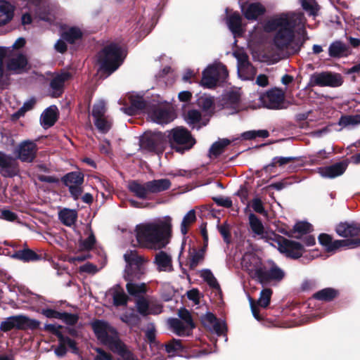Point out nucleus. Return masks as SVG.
I'll list each match as a JSON object with an SVG mask.
<instances>
[{
    "label": "nucleus",
    "instance_id": "37",
    "mask_svg": "<svg viewBox=\"0 0 360 360\" xmlns=\"http://www.w3.org/2000/svg\"><path fill=\"white\" fill-rule=\"evenodd\" d=\"M12 257L21 260L24 262L38 261L41 258L39 255L29 248H24L22 250L15 251L13 254Z\"/></svg>",
    "mask_w": 360,
    "mask_h": 360
},
{
    "label": "nucleus",
    "instance_id": "1",
    "mask_svg": "<svg viewBox=\"0 0 360 360\" xmlns=\"http://www.w3.org/2000/svg\"><path fill=\"white\" fill-rule=\"evenodd\" d=\"M269 263L271 264L269 269L255 252H246L242 258L241 265L252 279L263 285L271 281L280 282L284 278L285 272L273 261L269 260Z\"/></svg>",
    "mask_w": 360,
    "mask_h": 360
},
{
    "label": "nucleus",
    "instance_id": "10",
    "mask_svg": "<svg viewBox=\"0 0 360 360\" xmlns=\"http://www.w3.org/2000/svg\"><path fill=\"white\" fill-rule=\"evenodd\" d=\"M228 76L226 68L219 63L208 67L204 72L201 80L202 86L207 88L214 87L218 82H223Z\"/></svg>",
    "mask_w": 360,
    "mask_h": 360
},
{
    "label": "nucleus",
    "instance_id": "59",
    "mask_svg": "<svg viewBox=\"0 0 360 360\" xmlns=\"http://www.w3.org/2000/svg\"><path fill=\"white\" fill-rule=\"evenodd\" d=\"M154 137L155 136H140L139 143L141 146L150 151L158 150V144L154 140Z\"/></svg>",
    "mask_w": 360,
    "mask_h": 360
},
{
    "label": "nucleus",
    "instance_id": "34",
    "mask_svg": "<svg viewBox=\"0 0 360 360\" xmlns=\"http://www.w3.org/2000/svg\"><path fill=\"white\" fill-rule=\"evenodd\" d=\"M340 295L338 290L333 288H326L313 294L312 298L325 302H330L336 299Z\"/></svg>",
    "mask_w": 360,
    "mask_h": 360
},
{
    "label": "nucleus",
    "instance_id": "20",
    "mask_svg": "<svg viewBox=\"0 0 360 360\" xmlns=\"http://www.w3.org/2000/svg\"><path fill=\"white\" fill-rule=\"evenodd\" d=\"M335 231L339 236L345 239H355L360 235V224L354 221H340L335 226Z\"/></svg>",
    "mask_w": 360,
    "mask_h": 360
},
{
    "label": "nucleus",
    "instance_id": "15",
    "mask_svg": "<svg viewBox=\"0 0 360 360\" xmlns=\"http://www.w3.org/2000/svg\"><path fill=\"white\" fill-rule=\"evenodd\" d=\"M238 61V76L244 80L252 79L256 75V70L250 63L248 56L243 50H236L233 53Z\"/></svg>",
    "mask_w": 360,
    "mask_h": 360
},
{
    "label": "nucleus",
    "instance_id": "63",
    "mask_svg": "<svg viewBox=\"0 0 360 360\" xmlns=\"http://www.w3.org/2000/svg\"><path fill=\"white\" fill-rule=\"evenodd\" d=\"M162 311V305L158 301L150 298V307L148 309V315H158Z\"/></svg>",
    "mask_w": 360,
    "mask_h": 360
},
{
    "label": "nucleus",
    "instance_id": "41",
    "mask_svg": "<svg viewBox=\"0 0 360 360\" xmlns=\"http://www.w3.org/2000/svg\"><path fill=\"white\" fill-rule=\"evenodd\" d=\"M58 218L62 224L71 226L75 224L77 219V212L75 210L64 208L59 212Z\"/></svg>",
    "mask_w": 360,
    "mask_h": 360
},
{
    "label": "nucleus",
    "instance_id": "57",
    "mask_svg": "<svg viewBox=\"0 0 360 360\" xmlns=\"http://www.w3.org/2000/svg\"><path fill=\"white\" fill-rule=\"evenodd\" d=\"M200 276L211 288L219 289V284L210 269L202 270Z\"/></svg>",
    "mask_w": 360,
    "mask_h": 360
},
{
    "label": "nucleus",
    "instance_id": "27",
    "mask_svg": "<svg viewBox=\"0 0 360 360\" xmlns=\"http://www.w3.org/2000/svg\"><path fill=\"white\" fill-rule=\"evenodd\" d=\"M154 264L158 271L171 272L174 270L172 256L164 251L155 255Z\"/></svg>",
    "mask_w": 360,
    "mask_h": 360
},
{
    "label": "nucleus",
    "instance_id": "4",
    "mask_svg": "<svg viewBox=\"0 0 360 360\" xmlns=\"http://www.w3.org/2000/svg\"><path fill=\"white\" fill-rule=\"evenodd\" d=\"M124 57V51L117 44L112 43L105 46L98 55V74L101 77L109 76L120 67Z\"/></svg>",
    "mask_w": 360,
    "mask_h": 360
},
{
    "label": "nucleus",
    "instance_id": "8",
    "mask_svg": "<svg viewBox=\"0 0 360 360\" xmlns=\"http://www.w3.org/2000/svg\"><path fill=\"white\" fill-rule=\"evenodd\" d=\"M40 321L31 319L24 315L11 316L6 318L0 325V330L4 332L9 331L12 329L18 330H35L39 328Z\"/></svg>",
    "mask_w": 360,
    "mask_h": 360
},
{
    "label": "nucleus",
    "instance_id": "33",
    "mask_svg": "<svg viewBox=\"0 0 360 360\" xmlns=\"http://www.w3.org/2000/svg\"><path fill=\"white\" fill-rule=\"evenodd\" d=\"M108 295L111 296L115 306H125L127 304L128 297L123 288L120 285H116L108 290Z\"/></svg>",
    "mask_w": 360,
    "mask_h": 360
},
{
    "label": "nucleus",
    "instance_id": "44",
    "mask_svg": "<svg viewBox=\"0 0 360 360\" xmlns=\"http://www.w3.org/2000/svg\"><path fill=\"white\" fill-rule=\"evenodd\" d=\"M196 220L195 211L194 210H189L183 217L180 226V230L182 235L185 236L188 233V228Z\"/></svg>",
    "mask_w": 360,
    "mask_h": 360
},
{
    "label": "nucleus",
    "instance_id": "56",
    "mask_svg": "<svg viewBox=\"0 0 360 360\" xmlns=\"http://www.w3.org/2000/svg\"><path fill=\"white\" fill-rule=\"evenodd\" d=\"M165 347L166 352L170 355H174L176 353L184 350L181 340L174 338L165 344Z\"/></svg>",
    "mask_w": 360,
    "mask_h": 360
},
{
    "label": "nucleus",
    "instance_id": "58",
    "mask_svg": "<svg viewBox=\"0 0 360 360\" xmlns=\"http://www.w3.org/2000/svg\"><path fill=\"white\" fill-rule=\"evenodd\" d=\"M87 231L89 232L87 238L85 240H81L79 243L80 248L84 250H89L92 249L96 243V238L91 227H88Z\"/></svg>",
    "mask_w": 360,
    "mask_h": 360
},
{
    "label": "nucleus",
    "instance_id": "19",
    "mask_svg": "<svg viewBox=\"0 0 360 360\" xmlns=\"http://www.w3.org/2000/svg\"><path fill=\"white\" fill-rule=\"evenodd\" d=\"M37 146L34 142L24 141L15 148L13 154L22 162H31L35 158Z\"/></svg>",
    "mask_w": 360,
    "mask_h": 360
},
{
    "label": "nucleus",
    "instance_id": "55",
    "mask_svg": "<svg viewBox=\"0 0 360 360\" xmlns=\"http://www.w3.org/2000/svg\"><path fill=\"white\" fill-rule=\"evenodd\" d=\"M272 294L273 291L271 289L268 288H264L259 293V297L257 301V305L262 308H266L270 304Z\"/></svg>",
    "mask_w": 360,
    "mask_h": 360
},
{
    "label": "nucleus",
    "instance_id": "2",
    "mask_svg": "<svg viewBox=\"0 0 360 360\" xmlns=\"http://www.w3.org/2000/svg\"><path fill=\"white\" fill-rule=\"evenodd\" d=\"M172 218L169 216L158 217L136 226V238L141 247L151 248L170 233Z\"/></svg>",
    "mask_w": 360,
    "mask_h": 360
},
{
    "label": "nucleus",
    "instance_id": "53",
    "mask_svg": "<svg viewBox=\"0 0 360 360\" xmlns=\"http://www.w3.org/2000/svg\"><path fill=\"white\" fill-rule=\"evenodd\" d=\"M150 299L144 296L139 297L136 300L135 306L137 311L142 316H146L148 315V309L150 307Z\"/></svg>",
    "mask_w": 360,
    "mask_h": 360
},
{
    "label": "nucleus",
    "instance_id": "50",
    "mask_svg": "<svg viewBox=\"0 0 360 360\" xmlns=\"http://www.w3.org/2000/svg\"><path fill=\"white\" fill-rule=\"evenodd\" d=\"M36 104V99L31 98L26 101L23 105L15 112L11 115L12 120H18L21 117H23L27 111L32 110Z\"/></svg>",
    "mask_w": 360,
    "mask_h": 360
},
{
    "label": "nucleus",
    "instance_id": "16",
    "mask_svg": "<svg viewBox=\"0 0 360 360\" xmlns=\"http://www.w3.org/2000/svg\"><path fill=\"white\" fill-rule=\"evenodd\" d=\"M63 179L65 186L68 187L72 197L75 200H78L83 192L82 185L84 182V174L78 172H72L65 175Z\"/></svg>",
    "mask_w": 360,
    "mask_h": 360
},
{
    "label": "nucleus",
    "instance_id": "52",
    "mask_svg": "<svg viewBox=\"0 0 360 360\" xmlns=\"http://www.w3.org/2000/svg\"><path fill=\"white\" fill-rule=\"evenodd\" d=\"M71 75L69 72H64L56 75L51 82V86L54 90H60L65 82L69 80Z\"/></svg>",
    "mask_w": 360,
    "mask_h": 360
},
{
    "label": "nucleus",
    "instance_id": "60",
    "mask_svg": "<svg viewBox=\"0 0 360 360\" xmlns=\"http://www.w3.org/2000/svg\"><path fill=\"white\" fill-rule=\"evenodd\" d=\"M95 124L98 131L102 134L108 133L112 125L111 122L107 117L95 120Z\"/></svg>",
    "mask_w": 360,
    "mask_h": 360
},
{
    "label": "nucleus",
    "instance_id": "24",
    "mask_svg": "<svg viewBox=\"0 0 360 360\" xmlns=\"http://www.w3.org/2000/svg\"><path fill=\"white\" fill-rule=\"evenodd\" d=\"M169 329L179 336H188L191 334L195 325L186 323L177 318H170L167 320Z\"/></svg>",
    "mask_w": 360,
    "mask_h": 360
},
{
    "label": "nucleus",
    "instance_id": "22",
    "mask_svg": "<svg viewBox=\"0 0 360 360\" xmlns=\"http://www.w3.org/2000/svg\"><path fill=\"white\" fill-rule=\"evenodd\" d=\"M202 323L211 332L217 335H221L226 330L225 321L217 319V317L211 312H207L201 318Z\"/></svg>",
    "mask_w": 360,
    "mask_h": 360
},
{
    "label": "nucleus",
    "instance_id": "64",
    "mask_svg": "<svg viewBox=\"0 0 360 360\" xmlns=\"http://www.w3.org/2000/svg\"><path fill=\"white\" fill-rule=\"evenodd\" d=\"M97 354L93 360H113L112 356L110 353H107L101 348H95Z\"/></svg>",
    "mask_w": 360,
    "mask_h": 360
},
{
    "label": "nucleus",
    "instance_id": "6",
    "mask_svg": "<svg viewBox=\"0 0 360 360\" xmlns=\"http://www.w3.org/2000/svg\"><path fill=\"white\" fill-rule=\"evenodd\" d=\"M126 266L123 277L125 280H139L147 272L148 259L138 254L136 250H127L124 255Z\"/></svg>",
    "mask_w": 360,
    "mask_h": 360
},
{
    "label": "nucleus",
    "instance_id": "49",
    "mask_svg": "<svg viewBox=\"0 0 360 360\" xmlns=\"http://www.w3.org/2000/svg\"><path fill=\"white\" fill-rule=\"evenodd\" d=\"M198 105L202 109L203 112H210L211 116L213 114L212 108L214 105L213 98L207 95H202L197 100Z\"/></svg>",
    "mask_w": 360,
    "mask_h": 360
},
{
    "label": "nucleus",
    "instance_id": "40",
    "mask_svg": "<svg viewBox=\"0 0 360 360\" xmlns=\"http://www.w3.org/2000/svg\"><path fill=\"white\" fill-rule=\"evenodd\" d=\"M13 17V7L6 1H0V26L7 24Z\"/></svg>",
    "mask_w": 360,
    "mask_h": 360
},
{
    "label": "nucleus",
    "instance_id": "48",
    "mask_svg": "<svg viewBox=\"0 0 360 360\" xmlns=\"http://www.w3.org/2000/svg\"><path fill=\"white\" fill-rule=\"evenodd\" d=\"M131 107L129 108H122L121 110L126 114L132 115L136 113L137 110H141L145 107V103L142 98L131 97Z\"/></svg>",
    "mask_w": 360,
    "mask_h": 360
},
{
    "label": "nucleus",
    "instance_id": "14",
    "mask_svg": "<svg viewBox=\"0 0 360 360\" xmlns=\"http://www.w3.org/2000/svg\"><path fill=\"white\" fill-rule=\"evenodd\" d=\"M149 118L158 124L168 123L173 120L174 116L171 105L167 103H160L153 105L148 112Z\"/></svg>",
    "mask_w": 360,
    "mask_h": 360
},
{
    "label": "nucleus",
    "instance_id": "42",
    "mask_svg": "<svg viewBox=\"0 0 360 360\" xmlns=\"http://www.w3.org/2000/svg\"><path fill=\"white\" fill-rule=\"evenodd\" d=\"M112 352L119 356L117 360H139L137 356L123 342L117 345Z\"/></svg>",
    "mask_w": 360,
    "mask_h": 360
},
{
    "label": "nucleus",
    "instance_id": "18",
    "mask_svg": "<svg viewBox=\"0 0 360 360\" xmlns=\"http://www.w3.org/2000/svg\"><path fill=\"white\" fill-rule=\"evenodd\" d=\"M211 113L200 112L196 109L188 110L184 115L187 124L193 129H199L207 124Z\"/></svg>",
    "mask_w": 360,
    "mask_h": 360
},
{
    "label": "nucleus",
    "instance_id": "26",
    "mask_svg": "<svg viewBox=\"0 0 360 360\" xmlns=\"http://www.w3.org/2000/svg\"><path fill=\"white\" fill-rule=\"evenodd\" d=\"M59 110L56 105L46 108L41 114L39 122L44 129H49L54 125L58 120Z\"/></svg>",
    "mask_w": 360,
    "mask_h": 360
},
{
    "label": "nucleus",
    "instance_id": "30",
    "mask_svg": "<svg viewBox=\"0 0 360 360\" xmlns=\"http://www.w3.org/2000/svg\"><path fill=\"white\" fill-rule=\"evenodd\" d=\"M66 346L70 347L72 353H78L75 341L68 336H64L63 339H58V345L54 350L56 355L58 357L64 356L67 353Z\"/></svg>",
    "mask_w": 360,
    "mask_h": 360
},
{
    "label": "nucleus",
    "instance_id": "39",
    "mask_svg": "<svg viewBox=\"0 0 360 360\" xmlns=\"http://www.w3.org/2000/svg\"><path fill=\"white\" fill-rule=\"evenodd\" d=\"M171 181L167 179H155L148 181L150 193H158L169 189Z\"/></svg>",
    "mask_w": 360,
    "mask_h": 360
},
{
    "label": "nucleus",
    "instance_id": "7",
    "mask_svg": "<svg viewBox=\"0 0 360 360\" xmlns=\"http://www.w3.org/2000/svg\"><path fill=\"white\" fill-rule=\"evenodd\" d=\"M92 328L97 339L111 351L122 342L117 330L105 321L97 320L93 322Z\"/></svg>",
    "mask_w": 360,
    "mask_h": 360
},
{
    "label": "nucleus",
    "instance_id": "45",
    "mask_svg": "<svg viewBox=\"0 0 360 360\" xmlns=\"http://www.w3.org/2000/svg\"><path fill=\"white\" fill-rule=\"evenodd\" d=\"M360 124V115L342 116L338 122L341 128H352Z\"/></svg>",
    "mask_w": 360,
    "mask_h": 360
},
{
    "label": "nucleus",
    "instance_id": "11",
    "mask_svg": "<svg viewBox=\"0 0 360 360\" xmlns=\"http://www.w3.org/2000/svg\"><path fill=\"white\" fill-rule=\"evenodd\" d=\"M260 101L264 106L271 109L286 108L289 105L285 100V92L278 88L271 89L262 94Z\"/></svg>",
    "mask_w": 360,
    "mask_h": 360
},
{
    "label": "nucleus",
    "instance_id": "47",
    "mask_svg": "<svg viewBox=\"0 0 360 360\" xmlns=\"http://www.w3.org/2000/svg\"><path fill=\"white\" fill-rule=\"evenodd\" d=\"M242 18L238 13H233L228 19L227 24L233 34H240L242 32Z\"/></svg>",
    "mask_w": 360,
    "mask_h": 360
},
{
    "label": "nucleus",
    "instance_id": "31",
    "mask_svg": "<svg viewBox=\"0 0 360 360\" xmlns=\"http://www.w3.org/2000/svg\"><path fill=\"white\" fill-rule=\"evenodd\" d=\"M126 281H127L126 288L128 293L136 299L143 297L149 290V288L146 283H135V280Z\"/></svg>",
    "mask_w": 360,
    "mask_h": 360
},
{
    "label": "nucleus",
    "instance_id": "43",
    "mask_svg": "<svg viewBox=\"0 0 360 360\" xmlns=\"http://www.w3.org/2000/svg\"><path fill=\"white\" fill-rule=\"evenodd\" d=\"M205 257V249L196 250L195 248L189 250L188 264L191 269H195L201 263Z\"/></svg>",
    "mask_w": 360,
    "mask_h": 360
},
{
    "label": "nucleus",
    "instance_id": "5",
    "mask_svg": "<svg viewBox=\"0 0 360 360\" xmlns=\"http://www.w3.org/2000/svg\"><path fill=\"white\" fill-rule=\"evenodd\" d=\"M266 32L276 31L274 41L280 49L287 48L292 41L290 20L285 15H281L267 20L264 26Z\"/></svg>",
    "mask_w": 360,
    "mask_h": 360
},
{
    "label": "nucleus",
    "instance_id": "23",
    "mask_svg": "<svg viewBox=\"0 0 360 360\" xmlns=\"http://www.w3.org/2000/svg\"><path fill=\"white\" fill-rule=\"evenodd\" d=\"M348 160H345L330 166L320 168L319 173L323 177L333 179L344 174L348 167Z\"/></svg>",
    "mask_w": 360,
    "mask_h": 360
},
{
    "label": "nucleus",
    "instance_id": "35",
    "mask_svg": "<svg viewBox=\"0 0 360 360\" xmlns=\"http://www.w3.org/2000/svg\"><path fill=\"white\" fill-rule=\"evenodd\" d=\"M242 11L245 17L248 20H256L258 16L262 15L264 11V7L259 3H252L245 8L242 7Z\"/></svg>",
    "mask_w": 360,
    "mask_h": 360
},
{
    "label": "nucleus",
    "instance_id": "51",
    "mask_svg": "<svg viewBox=\"0 0 360 360\" xmlns=\"http://www.w3.org/2000/svg\"><path fill=\"white\" fill-rule=\"evenodd\" d=\"M314 231L312 224L307 221H297L294 224V235H306Z\"/></svg>",
    "mask_w": 360,
    "mask_h": 360
},
{
    "label": "nucleus",
    "instance_id": "17",
    "mask_svg": "<svg viewBox=\"0 0 360 360\" xmlns=\"http://www.w3.org/2000/svg\"><path fill=\"white\" fill-rule=\"evenodd\" d=\"M0 174L6 178H12L19 174V167L16 160L2 151H0Z\"/></svg>",
    "mask_w": 360,
    "mask_h": 360
},
{
    "label": "nucleus",
    "instance_id": "21",
    "mask_svg": "<svg viewBox=\"0 0 360 360\" xmlns=\"http://www.w3.org/2000/svg\"><path fill=\"white\" fill-rule=\"evenodd\" d=\"M294 238L301 240V242L294 240V259H298L306 252L304 247H311L316 244V239L310 233L306 235H294Z\"/></svg>",
    "mask_w": 360,
    "mask_h": 360
},
{
    "label": "nucleus",
    "instance_id": "54",
    "mask_svg": "<svg viewBox=\"0 0 360 360\" xmlns=\"http://www.w3.org/2000/svg\"><path fill=\"white\" fill-rule=\"evenodd\" d=\"M82 37V32L77 27H70L63 32L61 37L69 43H74Z\"/></svg>",
    "mask_w": 360,
    "mask_h": 360
},
{
    "label": "nucleus",
    "instance_id": "36",
    "mask_svg": "<svg viewBox=\"0 0 360 360\" xmlns=\"http://www.w3.org/2000/svg\"><path fill=\"white\" fill-rule=\"evenodd\" d=\"M230 143L231 141L228 139H219L211 146L208 152L209 158L212 160L217 158L224 152Z\"/></svg>",
    "mask_w": 360,
    "mask_h": 360
},
{
    "label": "nucleus",
    "instance_id": "61",
    "mask_svg": "<svg viewBox=\"0 0 360 360\" xmlns=\"http://www.w3.org/2000/svg\"><path fill=\"white\" fill-rule=\"evenodd\" d=\"M105 103L103 101H99L96 104H94L92 110V115L94 117L95 120L99 119L105 117Z\"/></svg>",
    "mask_w": 360,
    "mask_h": 360
},
{
    "label": "nucleus",
    "instance_id": "29",
    "mask_svg": "<svg viewBox=\"0 0 360 360\" xmlns=\"http://www.w3.org/2000/svg\"><path fill=\"white\" fill-rule=\"evenodd\" d=\"M27 58L20 53L12 55L7 62V69L15 73H20L26 69Z\"/></svg>",
    "mask_w": 360,
    "mask_h": 360
},
{
    "label": "nucleus",
    "instance_id": "3",
    "mask_svg": "<svg viewBox=\"0 0 360 360\" xmlns=\"http://www.w3.org/2000/svg\"><path fill=\"white\" fill-rule=\"evenodd\" d=\"M248 223L254 238L263 240L277 248L280 252L292 258V241L265 229L262 221L254 213L249 214Z\"/></svg>",
    "mask_w": 360,
    "mask_h": 360
},
{
    "label": "nucleus",
    "instance_id": "28",
    "mask_svg": "<svg viewBox=\"0 0 360 360\" xmlns=\"http://www.w3.org/2000/svg\"><path fill=\"white\" fill-rule=\"evenodd\" d=\"M349 53V46L340 40L333 41L328 46V55L330 58H340L346 57Z\"/></svg>",
    "mask_w": 360,
    "mask_h": 360
},
{
    "label": "nucleus",
    "instance_id": "32",
    "mask_svg": "<svg viewBox=\"0 0 360 360\" xmlns=\"http://www.w3.org/2000/svg\"><path fill=\"white\" fill-rule=\"evenodd\" d=\"M127 188L135 196L140 199H146L150 193L148 187V181L145 184H141L136 180L130 181L127 184Z\"/></svg>",
    "mask_w": 360,
    "mask_h": 360
},
{
    "label": "nucleus",
    "instance_id": "46",
    "mask_svg": "<svg viewBox=\"0 0 360 360\" xmlns=\"http://www.w3.org/2000/svg\"><path fill=\"white\" fill-rule=\"evenodd\" d=\"M120 319L131 328L137 326L140 322V317L134 309H131L122 314L120 316Z\"/></svg>",
    "mask_w": 360,
    "mask_h": 360
},
{
    "label": "nucleus",
    "instance_id": "62",
    "mask_svg": "<svg viewBox=\"0 0 360 360\" xmlns=\"http://www.w3.org/2000/svg\"><path fill=\"white\" fill-rule=\"evenodd\" d=\"M250 205L254 212L264 216L267 215V212L265 210L263 202L260 198H254L250 202Z\"/></svg>",
    "mask_w": 360,
    "mask_h": 360
},
{
    "label": "nucleus",
    "instance_id": "12",
    "mask_svg": "<svg viewBox=\"0 0 360 360\" xmlns=\"http://www.w3.org/2000/svg\"><path fill=\"white\" fill-rule=\"evenodd\" d=\"M310 83L312 86L338 87L342 83V77L340 74L332 72H314L310 77Z\"/></svg>",
    "mask_w": 360,
    "mask_h": 360
},
{
    "label": "nucleus",
    "instance_id": "9",
    "mask_svg": "<svg viewBox=\"0 0 360 360\" xmlns=\"http://www.w3.org/2000/svg\"><path fill=\"white\" fill-rule=\"evenodd\" d=\"M318 240L328 252H334L341 248H356L360 246V238L333 240L330 235L324 233L319 234Z\"/></svg>",
    "mask_w": 360,
    "mask_h": 360
},
{
    "label": "nucleus",
    "instance_id": "13",
    "mask_svg": "<svg viewBox=\"0 0 360 360\" xmlns=\"http://www.w3.org/2000/svg\"><path fill=\"white\" fill-rule=\"evenodd\" d=\"M306 23L307 19L303 13L294 12V54L300 51V47L308 39L305 29Z\"/></svg>",
    "mask_w": 360,
    "mask_h": 360
},
{
    "label": "nucleus",
    "instance_id": "38",
    "mask_svg": "<svg viewBox=\"0 0 360 360\" xmlns=\"http://www.w3.org/2000/svg\"><path fill=\"white\" fill-rule=\"evenodd\" d=\"M301 8L309 17L315 19L319 13L320 6L316 0H298Z\"/></svg>",
    "mask_w": 360,
    "mask_h": 360
},
{
    "label": "nucleus",
    "instance_id": "25",
    "mask_svg": "<svg viewBox=\"0 0 360 360\" xmlns=\"http://www.w3.org/2000/svg\"><path fill=\"white\" fill-rule=\"evenodd\" d=\"M171 147L179 153L189 150L195 143L193 136H168Z\"/></svg>",
    "mask_w": 360,
    "mask_h": 360
}]
</instances>
